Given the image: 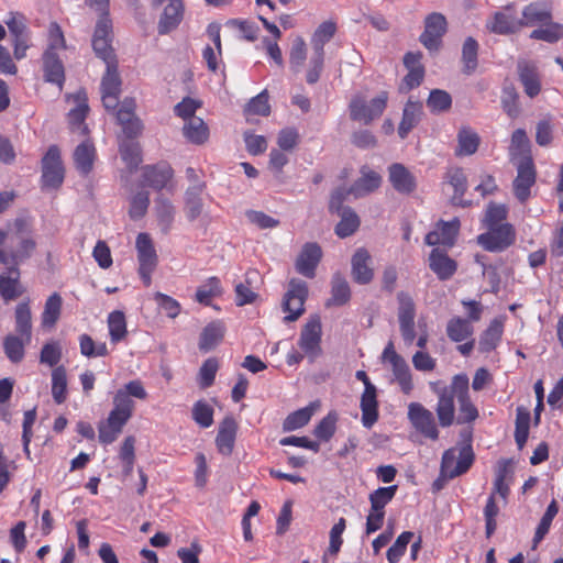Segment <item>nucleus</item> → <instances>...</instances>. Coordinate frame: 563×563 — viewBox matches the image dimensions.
Here are the masks:
<instances>
[{
	"label": "nucleus",
	"instance_id": "50",
	"mask_svg": "<svg viewBox=\"0 0 563 563\" xmlns=\"http://www.w3.org/2000/svg\"><path fill=\"white\" fill-rule=\"evenodd\" d=\"M67 395V371L64 365H59L52 371V397L57 405H62Z\"/></svg>",
	"mask_w": 563,
	"mask_h": 563
},
{
	"label": "nucleus",
	"instance_id": "25",
	"mask_svg": "<svg viewBox=\"0 0 563 563\" xmlns=\"http://www.w3.org/2000/svg\"><path fill=\"white\" fill-rule=\"evenodd\" d=\"M321 257L322 250L319 244L306 243L296 260V271L307 278H313Z\"/></svg>",
	"mask_w": 563,
	"mask_h": 563
},
{
	"label": "nucleus",
	"instance_id": "24",
	"mask_svg": "<svg viewBox=\"0 0 563 563\" xmlns=\"http://www.w3.org/2000/svg\"><path fill=\"white\" fill-rule=\"evenodd\" d=\"M388 180L400 195L409 196L417 189L416 176L400 163H394L388 167Z\"/></svg>",
	"mask_w": 563,
	"mask_h": 563
},
{
	"label": "nucleus",
	"instance_id": "35",
	"mask_svg": "<svg viewBox=\"0 0 563 563\" xmlns=\"http://www.w3.org/2000/svg\"><path fill=\"white\" fill-rule=\"evenodd\" d=\"M351 287L346 278L336 272L331 279V297L325 301V307H341L346 305L351 299Z\"/></svg>",
	"mask_w": 563,
	"mask_h": 563
},
{
	"label": "nucleus",
	"instance_id": "29",
	"mask_svg": "<svg viewBox=\"0 0 563 563\" xmlns=\"http://www.w3.org/2000/svg\"><path fill=\"white\" fill-rule=\"evenodd\" d=\"M520 19L521 27L536 26L549 22L552 19V8L549 3L534 1L522 9Z\"/></svg>",
	"mask_w": 563,
	"mask_h": 563
},
{
	"label": "nucleus",
	"instance_id": "48",
	"mask_svg": "<svg viewBox=\"0 0 563 563\" xmlns=\"http://www.w3.org/2000/svg\"><path fill=\"white\" fill-rule=\"evenodd\" d=\"M15 330L21 336L25 338L26 342L31 341L32 313L30 300L20 302L15 308Z\"/></svg>",
	"mask_w": 563,
	"mask_h": 563
},
{
	"label": "nucleus",
	"instance_id": "49",
	"mask_svg": "<svg viewBox=\"0 0 563 563\" xmlns=\"http://www.w3.org/2000/svg\"><path fill=\"white\" fill-rule=\"evenodd\" d=\"M221 295V282L217 276H212L197 288L195 299L203 306H210L212 300Z\"/></svg>",
	"mask_w": 563,
	"mask_h": 563
},
{
	"label": "nucleus",
	"instance_id": "63",
	"mask_svg": "<svg viewBox=\"0 0 563 563\" xmlns=\"http://www.w3.org/2000/svg\"><path fill=\"white\" fill-rule=\"evenodd\" d=\"M27 343L25 340L23 341L21 338L16 335H8L3 341V350L7 357L12 363H20L25 354L24 345Z\"/></svg>",
	"mask_w": 563,
	"mask_h": 563
},
{
	"label": "nucleus",
	"instance_id": "27",
	"mask_svg": "<svg viewBox=\"0 0 563 563\" xmlns=\"http://www.w3.org/2000/svg\"><path fill=\"white\" fill-rule=\"evenodd\" d=\"M238 422L232 416H227L219 423L218 433L216 437V446L220 454L230 456L234 450L236 434H238Z\"/></svg>",
	"mask_w": 563,
	"mask_h": 563
},
{
	"label": "nucleus",
	"instance_id": "20",
	"mask_svg": "<svg viewBox=\"0 0 563 563\" xmlns=\"http://www.w3.org/2000/svg\"><path fill=\"white\" fill-rule=\"evenodd\" d=\"M422 57L421 52H408L405 54L404 65L408 73L399 85V92L407 93L422 84L426 75L424 66L421 63Z\"/></svg>",
	"mask_w": 563,
	"mask_h": 563
},
{
	"label": "nucleus",
	"instance_id": "3",
	"mask_svg": "<svg viewBox=\"0 0 563 563\" xmlns=\"http://www.w3.org/2000/svg\"><path fill=\"white\" fill-rule=\"evenodd\" d=\"M389 96L387 91H380L376 97L367 101L363 96L355 95L349 103L350 118L365 125L380 118L386 110Z\"/></svg>",
	"mask_w": 563,
	"mask_h": 563
},
{
	"label": "nucleus",
	"instance_id": "9",
	"mask_svg": "<svg viewBox=\"0 0 563 563\" xmlns=\"http://www.w3.org/2000/svg\"><path fill=\"white\" fill-rule=\"evenodd\" d=\"M398 300V322L399 330L402 336V340L406 345H411L416 338V305L412 297L406 291H399L397 294Z\"/></svg>",
	"mask_w": 563,
	"mask_h": 563
},
{
	"label": "nucleus",
	"instance_id": "7",
	"mask_svg": "<svg viewBox=\"0 0 563 563\" xmlns=\"http://www.w3.org/2000/svg\"><path fill=\"white\" fill-rule=\"evenodd\" d=\"M308 298V285L306 282L291 278L288 289L284 295L283 310L287 312L284 317L285 322L296 321L305 312V302Z\"/></svg>",
	"mask_w": 563,
	"mask_h": 563
},
{
	"label": "nucleus",
	"instance_id": "53",
	"mask_svg": "<svg viewBox=\"0 0 563 563\" xmlns=\"http://www.w3.org/2000/svg\"><path fill=\"white\" fill-rule=\"evenodd\" d=\"M530 38L547 43H556L563 38V25L553 22L551 19L549 22L541 24L540 27L534 29L530 33Z\"/></svg>",
	"mask_w": 563,
	"mask_h": 563
},
{
	"label": "nucleus",
	"instance_id": "58",
	"mask_svg": "<svg viewBox=\"0 0 563 563\" xmlns=\"http://www.w3.org/2000/svg\"><path fill=\"white\" fill-rule=\"evenodd\" d=\"M478 43L473 37H467L462 47L463 73L473 74L478 65L477 62Z\"/></svg>",
	"mask_w": 563,
	"mask_h": 563
},
{
	"label": "nucleus",
	"instance_id": "52",
	"mask_svg": "<svg viewBox=\"0 0 563 563\" xmlns=\"http://www.w3.org/2000/svg\"><path fill=\"white\" fill-rule=\"evenodd\" d=\"M155 214L159 227L164 233H167L175 218V207L167 198L158 196L155 199Z\"/></svg>",
	"mask_w": 563,
	"mask_h": 563
},
{
	"label": "nucleus",
	"instance_id": "62",
	"mask_svg": "<svg viewBox=\"0 0 563 563\" xmlns=\"http://www.w3.org/2000/svg\"><path fill=\"white\" fill-rule=\"evenodd\" d=\"M508 217V208L505 205H499L495 202H489L486 211L485 217L483 220L484 227H497V225H504V223H508L507 220Z\"/></svg>",
	"mask_w": 563,
	"mask_h": 563
},
{
	"label": "nucleus",
	"instance_id": "16",
	"mask_svg": "<svg viewBox=\"0 0 563 563\" xmlns=\"http://www.w3.org/2000/svg\"><path fill=\"white\" fill-rule=\"evenodd\" d=\"M408 419L412 427L424 438L439 439V430L433 413L420 402H410L408 406Z\"/></svg>",
	"mask_w": 563,
	"mask_h": 563
},
{
	"label": "nucleus",
	"instance_id": "5",
	"mask_svg": "<svg viewBox=\"0 0 563 563\" xmlns=\"http://www.w3.org/2000/svg\"><path fill=\"white\" fill-rule=\"evenodd\" d=\"M64 178L65 168L60 158V151L56 145H51L42 158V189L56 190L63 185Z\"/></svg>",
	"mask_w": 563,
	"mask_h": 563
},
{
	"label": "nucleus",
	"instance_id": "57",
	"mask_svg": "<svg viewBox=\"0 0 563 563\" xmlns=\"http://www.w3.org/2000/svg\"><path fill=\"white\" fill-rule=\"evenodd\" d=\"M530 419L531 416L528 409L522 406L517 408L515 441L520 450L525 446L529 437Z\"/></svg>",
	"mask_w": 563,
	"mask_h": 563
},
{
	"label": "nucleus",
	"instance_id": "44",
	"mask_svg": "<svg viewBox=\"0 0 563 563\" xmlns=\"http://www.w3.org/2000/svg\"><path fill=\"white\" fill-rule=\"evenodd\" d=\"M77 106L68 113V121L73 131H78L81 135L88 134V126L85 123L86 117L89 111L86 95L78 93L76 96Z\"/></svg>",
	"mask_w": 563,
	"mask_h": 563
},
{
	"label": "nucleus",
	"instance_id": "40",
	"mask_svg": "<svg viewBox=\"0 0 563 563\" xmlns=\"http://www.w3.org/2000/svg\"><path fill=\"white\" fill-rule=\"evenodd\" d=\"M421 112V102L408 100L405 104L402 118L398 126V134L401 139H406L409 132L418 124Z\"/></svg>",
	"mask_w": 563,
	"mask_h": 563
},
{
	"label": "nucleus",
	"instance_id": "14",
	"mask_svg": "<svg viewBox=\"0 0 563 563\" xmlns=\"http://www.w3.org/2000/svg\"><path fill=\"white\" fill-rule=\"evenodd\" d=\"M517 176L512 181L515 197L525 203L531 196V188L537 181V169L533 158L518 161L516 164Z\"/></svg>",
	"mask_w": 563,
	"mask_h": 563
},
{
	"label": "nucleus",
	"instance_id": "31",
	"mask_svg": "<svg viewBox=\"0 0 563 563\" xmlns=\"http://www.w3.org/2000/svg\"><path fill=\"white\" fill-rule=\"evenodd\" d=\"M510 162L516 164L518 161L533 158L531 153V143L526 130L517 129L512 132L508 147Z\"/></svg>",
	"mask_w": 563,
	"mask_h": 563
},
{
	"label": "nucleus",
	"instance_id": "42",
	"mask_svg": "<svg viewBox=\"0 0 563 563\" xmlns=\"http://www.w3.org/2000/svg\"><path fill=\"white\" fill-rule=\"evenodd\" d=\"M481 144L479 135L470 126H463L457 133L456 156H470L477 152Z\"/></svg>",
	"mask_w": 563,
	"mask_h": 563
},
{
	"label": "nucleus",
	"instance_id": "34",
	"mask_svg": "<svg viewBox=\"0 0 563 563\" xmlns=\"http://www.w3.org/2000/svg\"><path fill=\"white\" fill-rule=\"evenodd\" d=\"M362 423L365 428H372L378 420V401L376 387H367L361 396Z\"/></svg>",
	"mask_w": 563,
	"mask_h": 563
},
{
	"label": "nucleus",
	"instance_id": "60",
	"mask_svg": "<svg viewBox=\"0 0 563 563\" xmlns=\"http://www.w3.org/2000/svg\"><path fill=\"white\" fill-rule=\"evenodd\" d=\"M122 161L132 170L142 162V151L137 142L124 141L119 146Z\"/></svg>",
	"mask_w": 563,
	"mask_h": 563
},
{
	"label": "nucleus",
	"instance_id": "45",
	"mask_svg": "<svg viewBox=\"0 0 563 563\" xmlns=\"http://www.w3.org/2000/svg\"><path fill=\"white\" fill-rule=\"evenodd\" d=\"M63 299L58 292H53L45 301L41 316L43 328L52 329L60 318Z\"/></svg>",
	"mask_w": 563,
	"mask_h": 563
},
{
	"label": "nucleus",
	"instance_id": "55",
	"mask_svg": "<svg viewBox=\"0 0 563 563\" xmlns=\"http://www.w3.org/2000/svg\"><path fill=\"white\" fill-rule=\"evenodd\" d=\"M500 103L504 112L510 119H517L521 113V107L519 103V95L514 85H506L501 91Z\"/></svg>",
	"mask_w": 563,
	"mask_h": 563
},
{
	"label": "nucleus",
	"instance_id": "28",
	"mask_svg": "<svg viewBox=\"0 0 563 563\" xmlns=\"http://www.w3.org/2000/svg\"><path fill=\"white\" fill-rule=\"evenodd\" d=\"M185 5L183 0H169L159 18L157 31L165 35L178 27L184 19Z\"/></svg>",
	"mask_w": 563,
	"mask_h": 563
},
{
	"label": "nucleus",
	"instance_id": "26",
	"mask_svg": "<svg viewBox=\"0 0 563 563\" xmlns=\"http://www.w3.org/2000/svg\"><path fill=\"white\" fill-rule=\"evenodd\" d=\"M460 225L459 218H454L451 221H439L437 229L426 235V243L431 246L440 244L453 246L460 231Z\"/></svg>",
	"mask_w": 563,
	"mask_h": 563
},
{
	"label": "nucleus",
	"instance_id": "51",
	"mask_svg": "<svg viewBox=\"0 0 563 563\" xmlns=\"http://www.w3.org/2000/svg\"><path fill=\"white\" fill-rule=\"evenodd\" d=\"M185 137L194 144H203L209 137L208 125L201 118H191L184 125Z\"/></svg>",
	"mask_w": 563,
	"mask_h": 563
},
{
	"label": "nucleus",
	"instance_id": "13",
	"mask_svg": "<svg viewBox=\"0 0 563 563\" xmlns=\"http://www.w3.org/2000/svg\"><path fill=\"white\" fill-rule=\"evenodd\" d=\"M454 389L456 400L459 402V416L456 422L459 424L471 423L475 421L479 413L470 396V379L466 374L454 375Z\"/></svg>",
	"mask_w": 563,
	"mask_h": 563
},
{
	"label": "nucleus",
	"instance_id": "64",
	"mask_svg": "<svg viewBox=\"0 0 563 563\" xmlns=\"http://www.w3.org/2000/svg\"><path fill=\"white\" fill-rule=\"evenodd\" d=\"M427 106L433 113L445 112L452 106V98L445 90L433 89L427 99Z\"/></svg>",
	"mask_w": 563,
	"mask_h": 563
},
{
	"label": "nucleus",
	"instance_id": "12",
	"mask_svg": "<svg viewBox=\"0 0 563 563\" xmlns=\"http://www.w3.org/2000/svg\"><path fill=\"white\" fill-rule=\"evenodd\" d=\"M112 22L111 19L103 14L99 18L92 36V47L96 55L106 64L109 62H118L112 48Z\"/></svg>",
	"mask_w": 563,
	"mask_h": 563
},
{
	"label": "nucleus",
	"instance_id": "23",
	"mask_svg": "<svg viewBox=\"0 0 563 563\" xmlns=\"http://www.w3.org/2000/svg\"><path fill=\"white\" fill-rule=\"evenodd\" d=\"M486 27L495 34H514L521 29L520 19L515 15V5L507 4L504 11L495 12L493 18L487 21Z\"/></svg>",
	"mask_w": 563,
	"mask_h": 563
},
{
	"label": "nucleus",
	"instance_id": "46",
	"mask_svg": "<svg viewBox=\"0 0 563 563\" xmlns=\"http://www.w3.org/2000/svg\"><path fill=\"white\" fill-rule=\"evenodd\" d=\"M341 217L340 222L335 227V234L339 238H347L354 234L360 227L358 216L350 208L341 205V210L335 212Z\"/></svg>",
	"mask_w": 563,
	"mask_h": 563
},
{
	"label": "nucleus",
	"instance_id": "15",
	"mask_svg": "<svg viewBox=\"0 0 563 563\" xmlns=\"http://www.w3.org/2000/svg\"><path fill=\"white\" fill-rule=\"evenodd\" d=\"M107 70L101 79V100L108 111H114L119 106L122 80L118 71V62L106 64Z\"/></svg>",
	"mask_w": 563,
	"mask_h": 563
},
{
	"label": "nucleus",
	"instance_id": "43",
	"mask_svg": "<svg viewBox=\"0 0 563 563\" xmlns=\"http://www.w3.org/2000/svg\"><path fill=\"white\" fill-rule=\"evenodd\" d=\"M504 332V323L498 319L490 321L487 329L482 333L478 349L482 353H489L497 347Z\"/></svg>",
	"mask_w": 563,
	"mask_h": 563
},
{
	"label": "nucleus",
	"instance_id": "37",
	"mask_svg": "<svg viewBox=\"0 0 563 563\" xmlns=\"http://www.w3.org/2000/svg\"><path fill=\"white\" fill-rule=\"evenodd\" d=\"M206 188L205 183H199L187 188L185 192V212L189 221H195L203 210L201 194Z\"/></svg>",
	"mask_w": 563,
	"mask_h": 563
},
{
	"label": "nucleus",
	"instance_id": "19",
	"mask_svg": "<svg viewBox=\"0 0 563 563\" xmlns=\"http://www.w3.org/2000/svg\"><path fill=\"white\" fill-rule=\"evenodd\" d=\"M446 19L443 14L438 12L429 14L424 20V31L421 33L419 41L427 49L438 51L446 32Z\"/></svg>",
	"mask_w": 563,
	"mask_h": 563
},
{
	"label": "nucleus",
	"instance_id": "47",
	"mask_svg": "<svg viewBox=\"0 0 563 563\" xmlns=\"http://www.w3.org/2000/svg\"><path fill=\"white\" fill-rule=\"evenodd\" d=\"M474 333L472 323L461 317H453L448 321L446 334L452 342H462L471 339Z\"/></svg>",
	"mask_w": 563,
	"mask_h": 563
},
{
	"label": "nucleus",
	"instance_id": "6",
	"mask_svg": "<svg viewBox=\"0 0 563 563\" xmlns=\"http://www.w3.org/2000/svg\"><path fill=\"white\" fill-rule=\"evenodd\" d=\"M139 261V275L143 284L148 287L152 284V274L158 264V256L148 233H139L135 241Z\"/></svg>",
	"mask_w": 563,
	"mask_h": 563
},
{
	"label": "nucleus",
	"instance_id": "61",
	"mask_svg": "<svg viewBox=\"0 0 563 563\" xmlns=\"http://www.w3.org/2000/svg\"><path fill=\"white\" fill-rule=\"evenodd\" d=\"M66 48V40L60 25L57 22H51L47 31V47L44 53L58 55V51Z\"/></svg>",
	"mask_w": 563,
	"mask_h": 563
},
{
	"label": "nucleus",
	"instance_id": "56",
	"mask_svg": "<svg viewBox=\"0 0 563 563\" xmlns=\"http://www.w3.org/2000/svg\"><path fill=\"white\" fill-rule=\"evenodd\" d=\"M338 30L336 23L332 20L322 22L311 36L313 51H324V45L331 41Z\"/></svg>",
	"mask_w": 563,
	"mask_h": 563
},
{
	"label": "nucleus",
	"instance_id": "8",
	"mask_svg": "<svg viewBox=\"0 0 563 563\" xmlns=\"http://www.w3.org/2000/svg\"><path fill=\"white\" fill-rule=\"evenodd\" d=\"M430 386L438 396L435 413L439 424L442 428H449L455 421L454 399L456 398V394L454 389V376L449 386L439 387V383H431Z\"/></svg>",
	"mask_w": 563,
	"mask_h": 563
},
{
	"label": "nucleus",
	"instance_id": "11",
	"mask_svg": "<svg viewBox=\"0 0 563 563\" xmlns=\"http://www.w3.org/2000/svg\"><path fill=\"white\" fill-rule=\"evenodd\" d=\"M382 360L390 364L393 374L400 387V390L405 395H410L413 389L411 371L405 358L396 352L391 341H389L385 346Z\"/></svg>",
	"mask_w": 563,
	"mask_h": 563
},
{
	"label": "nucleus",
	"instance_id": "41",
	"mask_svg": "<svg viewBox=\"0 0 563 563\" xmlns=\"http://www.w3.org/2000/svg\"><path fill=\"white\" fill-rule=\"evenodd\" d=\"M43 71L47 82L55 84L59 87L63 86L65 81V69L58 55H49V53L43 54Z\"/></svg>",
	"mask_w": 563,
	"mask_h": 563
},
{
	"label": "nucleus",
	"instance_id": "36",
	"mask_svg": "<svg viewBox=\"0 0 563 563\" xmlns=\"http://www.w3.org/2000/svg\"><path fill=\"white\" fill-rule=\"evenodd\" d=\"M445 181L454 189L452 202L457 206L468 207L471 202L464 201L463 196L467 190V179L461 167L450 168L445 174Z\"/></svg>",
	"mask_w": 563,
	"mask_h": 563
},
{
	"label": "nucleus",
	"instance_id": "22",
	"mask_svg": "<svg viewBox=\"0 0 563 563\" xmlns=\"http://www.w3.org/2000/svg\"><path fill=\"white\" fill-rule=\"evenodd\" d=\"M372 255L365 247H358L351 258V275L354 283L368 285L373 282L375 273L372 266Z\"/></svg>",
	"mask_w": 563,
	"mask_h": 563
},
{
	"label": "nucleus",
	"instance_id": "59",
	"mask_svg": "<svg viewBox=\"0 0 563 563\" xmlns=\"http://www.w3.org/2000/svg\"><path fill=\"white\" fill-rule=\"evenodd\" d=\"M397 489V485H391L387 487H378L373 490L368 496L371 509L375 511H385V507L394 499Z\"/></svg>",
	"mask_w": 563,
	"mask_h": 563
},
{
	"label": "nucleus",
	"instance_id": "17",
	"mask_svg": "<svg viewBox=\"0 0 563 563\" xmlns=\"http://www.w3.org/2000/svg\"><path fill=\"white\" fill-rule=\"evenodd\" d=\"M473 461L474 454L470 445L460 451L459 459H456L455 449H449L442 455L441 472L444 476L454 478L466 473Z\"/></svg>",
	"mask_w": 563,
	"mask_h": 563
},
{
	"label": "nucleus",
	"instance_id": "39",
	"mask_svg": "<svg viewBox=\"0 0 563 563\" xmlns=\"http://www.w3.org/2000/svg\"><path fill=\"white\" fill-rule=\"evenodd\" d=\"M225 328L222 322L213 321L208 323L199 338V350L202 352H208L214 349L224 336Z\"/></svg>",
	"mask_w": 563,
	"mask_h": 563
},
{
	"label": "nucleus",
	"instance_id": "1",
	"mask_svg": "<svg viewBox=\"0 0 563 563\" xmlns=\"http://www.w3.org/2000/svg\"><path fill=\"white\" fill-rule=\"evenodd\" d=\"M131 397L141 400L147 398V391L140 379L130 380L123 388L115 393L113 397V408L109 412L108 418L98 426L100 443L104 445L111 444L121 434L134 411V401Z\"/></svg>",
	"mask_w": 563,
	"mask_h": 563
},
{
	"label": "nucleus",
	"instance_id": "18",
	"mask_svg": "<svg viewBox=\"0 0 563 563\" xmlns=\"http://www.w3.org/2000/svg\"><path fill=\"white\" fill-rule=\"evenodd\" d=\"M322 325L319 316L311 317L303 325L298 345L311 358L321 354Z\"/></svg>",
	"mask_w": 563,
	"mask_h": 563
},
{
	"label": "nucleus",
	"instance_id": "10",
	"mask_svg": "<svg viewBox=\"0 0 563 563\" xmlns=\"http://www.w3.org/2000/svg\"><path fill=\"white\" fill-rule=\"evenodd\" d=\"M175 172L169 163L161 161L156 164H148L142 167L143 184L156 191L167 189L174 190Z\"/></svg>",
	"mask_w": 563,
	"mask_h": 563
},
{
	"label": "nucleus",
	"instance_id": "21",
	"mask_svg": "<svg viewBox=\"0 0 563 563\" xmlns=\"http://www.w3.org/2000/svg\"><path fill=\"white\" fill-rule=\"evenodd\" d=\"M135 108L134 99L126 98L121 102L117 111V121L122 126L123 133L130 141L137 137L143 130L141 120L135 117Z\"/></svg>",
	"mask_w": 563,
	"mask_h": 563
},
{
	"label": "nucleus",
	"instance_id": "32",
	"mask_svg": "<svg viewBox=\"0 0 563 563\" xmlns=\"http://www.w3.org/2000/svg\"><path fill=\"white\" fill-rule=\"evenodd\" d=\"M23 291L20 284V271L16 265L0 275V296L4 301L16 299Z\"/></svg>",
	"mask_w": 563,
	"mask_h": 563
},
{
	"label": "nucleus",
	"instance_id": "30",
	"mask_svg": "<svg viewBox=\"0 0 563 563\" xmlns=\"http://www.w3.org/2000/svg\"><path fill=\"white\" fill-rule=\"evenodd\" d=\"M429 262L431 271L438 276L440 280L450 279L457 269L456 262L439 249H433L431 251Z\"/></svg>",
	"mask_w": 563,
	"mask_h": 563
},
{
	"label": "nucleus",
	"instance_id": "38",
	"mask_svg": "<svg viewBox=\"0 0 563 563\" xmlns=\"http://www.w3.org/2000/svg\"><path fill=\"white\" fill-rule=\"evenodd\" d=\"M518 74L526 95L530 98L537 97L541 91V81L536 66L520 63L518 65Z\"/></svg>",
	"mask_w": 563,
	"mask_h": 563
},
{
	"label": "nucleus",
	"instance_id": "2",
	"mask_svg": "<svg viewBox=\"0 0 563 563\" xmlns=\"http://www.w3.org/2000/svg\"><path fill=\"white\" fill-rule=\"evenodd\" d=\"M360 173L361 177L357 178L350 188L340 187L333 191L329 202V210L331 212H339L341 205L347 196L353 195L355 198H361L380 187L382 176L377 172L365 165L361 167Z\"/></svg>",
	"mask_w": 563,
	"mask_h": 563
},
{
	"label": "nucleus",
	"instance_id": "54",
	"mask_svg": "<svg viewBox=\"0 0 563 563\" xmlns=\"http://www.w3.org/2000/svg\"><path fill=\"white\" fill-rule=\"evenodd\" d=\"M108 329L110 341L114 344L124 340L128 335L125 314L121 310H114L108 316Z\"/></svg>",
	"mask_w": 563,
	"mask_h": 563
},
{
	"label": "nucleus",
	"instance_id": "4",
	"mask_svg": "<svg viewBox=\"0 0 563 563\" xmlns=\"http://www.w3.org/2000/svg\"><path fill=\"white\" fill-rule=\"evenodd\" d=\"M517 232L511 223L487 227L486 232L477 236V243L487 252L500 253L512 246Z\"/></svg>",
	"mask_w": 563,
	"mask_h": 563
},
{
	"label": "nucleus",
	"instance_id": "33",
	"mask_svg": "<svg viewBox=\"0 0 563 563\" xmlns=\"http://www.w3.org/2000/svg\"><path fill=\"white\" fill-rule=\"evenodd\" d=\"M97 153L93 143L89 140L80 143L74 151V163L81 176H88L93 168Z\"/></svg>",
	"mask_w": 563,
	"mask_h": 563
}]
</instances>
